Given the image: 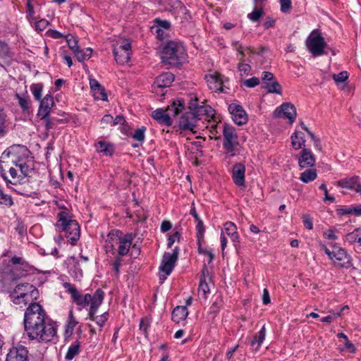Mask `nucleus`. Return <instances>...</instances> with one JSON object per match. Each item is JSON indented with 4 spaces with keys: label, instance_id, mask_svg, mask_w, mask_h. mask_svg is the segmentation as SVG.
I'll use <instances>...</instances> for the list:
<instances>
[{
    "label": "nucleus",
    "instance_id": "23",
    "mask_svg": "<svg viewBox=\"0 0 361 361\" xmlns=\"http://www.w3.org/2000/svg\"><path fill=\"white\" fill-rule=\"evenodd\" d=\"M245 167L241 163L235 164L232 169V179L234 183L239 186H245Z\"/></svg>",
    "mask_w": 361,
    "mask_h": 361
},
{
    "label": "nucleus",
    "instance_id": "50",
    "mask_svg": "<svg viewBox=\"0 0 361 361\" xmlns=\"http://www.w3.org/2000/svg\"><path fill=\"white\" fill-rule=\"evenodd\" d=\"M198 291L200 293H202L203 297L204 298H207L206 295L209 293V286L204 279H201V281L200 282L199 288H198Z\"/></svg>",
    "mask_w": 361,
    "mask_h": 361
},
{
    "label": "nucleus",
    "instance_id": "4",
    "mask_svg": "<svg viewBox=\"0 0 361 361\" xmlns=\"http://www.w3.org/2000/svg\"><path fill=\"white\" fill-rule=\"evenodd\" d=\"M104 297V293L101 288H98L91 297V300L87 302V307H89L88 318L100 327L99 331H102L106 322L109 318L108 312H105L99 316H95L98 308L102 305Z\"/></svg>",
    "mask_w": 361,
    "mask_h": 361
},
{
    "label": "nucleus",
    "instance_id": "2",
    "mask_svg": "<svg viewBox=\"0 0 361 361\" xmlns=\"http://www.w3.org/2000/svg\"><path fill=\"white\" fill-rule=\"evenodd\" d=\"M58 221L55 224L59 232H65V236L72 245H76L80 239V226L78 223L72 219L66 212L61 211L57 215Z\"/></svg>",
    "mask_w": 361,
    "mask_h": 361
},
{
    "label": "nucleus",
    "instance_id": "5",
    "mask_svg": "<svg viewBox=\"0 0 361 361\" xmlns=\"http://www.w3.org/2000/svg\"><path fill=\"white\" fill-rule=\"evenodd\" d=\"M185 107V103L181 99H176L168 106L166 110L159 109L152 112V116L160 124L170 126L172 124L171 116H176Z\"/></svg>",
    "mask_w": 361,
    "mask_h": 361
},
{
    "label": "nucleus",
    "instance_id": "3",
    "mask_svg": "<svg viewBox=\"0 0 361 361\" xmlns=\"http://www.w3.org/2000/svg\"><path fill=\"white\" fill-rule=\"evenodd\" d=\"M185 56V49L180 42L170 41L164 47L161 51L162 62L173 66L183 63Z\"/></svg>",
    "mask_w": 361,
    "mask_h": 361
},
{
    "label": "nucleus",
    "instance_id": "35",
    "mask_svg": "<svg viewBox=\"0 0 361 361\" xmlns=\"http://www.w3.org/2000/svg\"><path fill=\"white\" fill-rule=\"evenodd\" d=\"M80 342L78 341L73 343L68 348V351L66 354L65 358L68 360H73L76 355H78L80 350Z\"/></svg>",
    "mask_w": 361,
    "mask_h": 361
},
{
    "label": "nucleus",
    "instance_id": "8",
    "mask_svg": "<svg viewBox=\"0 0 361 361\" xmlns=\"http://www.w3.org/2000/svg\"><path fill=\"white\" fill-rule=\"evenodd\" d=\"M178 247H175L171 253H164L159 267V271L165 274L164 276L160 274V279L164 280L171 273L178 259Z\"/></svg>",
    "mask_w": 361,
    "mask_h": 361
},
{
    "label": "nucleus",
    "instance_id": "13",
    "mask_svg": "<svg viewBox=\"0 0 361 361\" xmlns=\"http://www.w3.org/2000/svg\"><path fill=\"white\" fill-rule=\"evenodd\" d=\"M228 111L232 115L233 121L237 125L242 126L247 123V114L240 105L231 104L228 106Z\"/></svg>",
    "mask_w": 361,
    "mask_h": 361
},
{
    "label": "nucleus",
    "instance_id": "33",
    "mask_svg": "<svg viewBox=\"0 0 361 361\" xmlns=\"http://www.w3.org/2000/svg\"><path fill=\"white\" fill-rule=\"evenodd\" d=\"M344 240L349 244L358 243L361 245V228H356L346 234Z\"/></svg>",
    "mask_w": 361,
    "mask_h": 361
},
{
    "label": "nucleus",
    "instance_id": "37",
    "mask_svg": "<svg viewBox=\"0 0 361 361\" xmlns=\"http://www.w3.org/2000/svg\"><path fill=\"white\" fill-rule=\"evenodd\" d=\"M18 100V104L24 112H29L30 109V99L28 96H21L19 94H16Z\"/></svg>",
    "mask_w": 361,
    "mask_h": 361
},
{
    "label": "nucleus",
    "instance_id": "16",
    "mask_svg": "<svg viewBox=\"0 0 361 361\" xmlns=\"http://www.w3.org/2000/svg\"><path fill=\"white\" fill-rule=\"evenodd\" d=\"M27 354L28 350L25 347L18 345L10 350L6 361H27Z\"/></svg>",
    "mask_w": 361,
    "mask_h": 361
},
{
    "label": "nucleus",
    "instance_id": "17",
    "mask_svg": "<svg viewBox=\"0 0 361 361\" xmlns=\"http://www.w3.org/2000/svg\"><path fill=\"white\" fill-rule=\"evenodd\" d=\"M134 235L133 233L123 234L118 243V253L116 256H126L132 245Z\"/></svg>",
    "mask_w": 361,
    "mask_h": 361
},
{
    "label": "nucleus",
    "instance_id": "14",
    "mask_svg": "<svg viewBox=\"0 0 361 361\" xmlns=\"http://www.w3.org/2000/svg\"><path fill=\"white\" fill-rule=\"evenodd\" d=\"M123 233L119 230H111L106 236L105 240V250L106 253L111 255L116 254L115 246L118 245V240L121 239Z\"/></svg>",
    "mask_w": 361,
    "mask_h": 361
},
{
    "label": "nucleus",
    "instance_id": "29",
    "mask_svg": "<svg viewBox=\"0 0 361 361\" xmlns=\"http://www.w3.org/2000/svg\"><path fill=\"white\" fill-rule=\"evenodd\" d=\"M188 311L186 306H177L172 312V320L178 324L183 321L188 316Z\"/></svg>",
    "mask_w": 361,
    "mask_h": 361
},
{
    "label": "nucleus",
    "instance_id": "34",
    "mask_svg": "<svg viewBox=\"0 0 361 361\" xmlns=\"http://www.w3.org/2000/svg\"><path fill=\"white\" fill-rule=\"evenodd\" d=\"M264 0H255L256 6L252 11V13L247 15L248 18L252 22H257L259 18L262 17L263 14L262 8L261 7V4L264 2Z\"/></svg>",
    "mask_w": 361,
    "mask_h": 361
},
{
    "label": "nucleus",
    "instance_id": "58",
    "mask_svg": "<svg viewBox=\"0 0 361 361\" xmlns=\"http://www.w3.org/2000/svg\"><path fill=\"white\" fill-rule=\"evenodd\" d=\"M180 238V233L178 231H176L173 235H169L168 238V247H171L176 240L179 241Z\"/></svg>",
    "mask_w": 361,
    "mask_h": 361
},
{
    "label": "nucleus",
    "instance_id": "19",
    "mask_svg": "<svg viewBox=\"0 0 361 361\" xmlns=\"http://www.w3.org/2000/svg\"><path fill=\"white\" fill-rule=\"evenodd\" d=\"M209 88L214 92H223V80L221 75L215 72L204 75Z\"/></svg>",
    "mask_w": 361,
    "mask_h": 361
},
{
    "label": "nucleus",
    "instance_id": "43",
    "mask_svg": "<svg viewBox=\"0 0 361 361\" xmlns=\"http://www.w3.org/2000/svg\"><path fill=\"white\" fill-rule=\"evenodd\" d=\"M146 130V128L144 126H142L140 128L137 129L134 134L133 135L132 137L140 142H143L145 140V132Z\"/></svg>",
    "mask_w": 361,
    "mask_h": 361
},
{
    "label": "nucleus",
    "instance_id": "9",
    "mask_svg": "<svg viewBox=\"0 0 361 361\" xmlns=\"http://www.w3.org/2000/svg\"><path fill=\"white\" fill-rule=\"evenodd\" d=\"M63 286L66 291L71 294L73 302L78 306V310L87 308L88 300H91L92 295L86 293L82 295L79 290L73 287L70 283L66 282L63 283Z\"/></svg>",
    "mask_w": 361,
    "mask_h": 361
},
{
    "label": "nucleus",
    "instance_id": "62",
    "mask_svg": "<svg viewBox=\"0 0 361 361\" xmlns=\"http://www.w3.org/2000/svg\"><path fill=\"white\" fill-rule=\"evenodd\" d=\"M149 326V323L147 319H142L140 323V330L142 331L145 337L147 336V329Z\"/></svg>",
    "mask_w": 361,
    "mask_h": 361
},
{
    "label": "nucleus",
    "instance_id": "26",
    "mask_svg": "<svg viewBox=\"0 0 361 361\" xmlns=\"http://www.w3.org/2000/svg\"><path fill=\"white\" fill-rule=\"evenodd\" d=\"M11 262L13 264H19L20 269L22 270V271L19 274H18L16 276H14L13 278V280H17L18 279H20L21 277L26 276L27 274L32 269V266H31L28 262H27L22 257H16V256L13 257L11 259Z\"/></svg>",
    "mask_w": 361,
    "mask_h": 361
},
{
    "label": "nucleus",
    "instance_id": "25",
    "mask_svg": "<svg viewBox=\"0 0 361 361\" xmlns=\"http://www.w3.org/2000/svg\"><path fill=\"white\" fill-rule=\"evenodd\" d=\"M338 186L345 189L354 190L361 195V183L359 182L358 176L341 179L338 181Z\"/></svg>",
    "mask_w": 361,
    "mask_h": 361
},
{
    "label": "nucleus",
    "instance_id": "28",
    "mask_svg": "<svg viewBox=\"0 0 361 361\" xmlns=\"http://www.w3.org/2000/svg\"><path fill=\"white\" fill-rule=\"evenodd\" d=\"M221 233L229 236L231 240L234 243L239 242V235L237 233V228L235 225L231 221H228L224 224Z\"/></svg>",
    "mask_w": 361,
    "mask_h": 361
},
{
    "label": "nucleus",
    "instance_id": "12",
    "mask_svg": "<svg viewBox=\"0 0 361 361\" xmlns=\"http://www.w3.org/2000/svg\"><path fill=\"white\" fill-rule=\"evenodd\" d=\"M334 248L333 259H331L334 263L342 268L350 267L353 265L350 255L343 248L336 245H334Z\"/></svg>",
    "mask_w": 361,
    "mask_h": 361
},
{
    "label": "nucleus",
    "instance_id": "61",
    "mask_svg": "<svg viewBox=\"0 0 361 361\" xmlns=\"http://www.w3.org/2000/svg\"><path fill=\"white\" fill-rule=\"evenodd\" d=\"M250 66L247 63H240L238 66V70L241 75H247L250 71Z\"/></svg>",
    "mask_w": 361,
    "mask_h": 361
},
{
    "label": "nucleus",
    "instance_id": "1",
    "mask_svg": "<svg viewBox=\"0 0 361 361\" xmlns=\"http://www.w3.org/2000/svg\"><path fill=\"white\" fill-rule=\"evenodd\" d=\"M13 303L19 307L29 305L24 314L25 331L30 340L50 342L57 330L49 321L45 310L35 300L39 297L37 288L29 283H19L9 292Z\"/></svg>",
    "mask_w": 361,
    "mask_h": 361
},
{
    "label": "nucleus",
    "instance_id": "22",
    "mask_svg": "<svg viewBox=\"0 0 361 361\" xmlns=\"http://www.w3.org/2000/svg\"><path fill=\"white\" fill-rule=\"evenodd\" d=\"M192 112L197 121L204 118L209 122V120H212L215 116L214 109L209 105H200L196 110Z\"/></svg>",
    "mask_w": 361,
    "mask_h": 361
},
{
    "label": "nucleus",
    "instance_id": "39",
    "mask_svg": "<svg viewBox=\"0 0 361 361\" xmlns=\"http://www.w3.org/2000/svg\"><path fill=\"white\" fill-rule=\"evenodd\" d=\"M43 87L42 83H35L30 86V91L37 101H39L42 99Z\"/></svg>",
    "mask_w": 361,
    "mask_h": 361
},
{
    "label": "nucleus",
    "instance_id": "59",
    "mask_svg": "<svg viewBox=\"0 0 361 361\" xmlns=\"http://www.w3.org/2000/svg\"><path fill=\"white\" fill-rule=\"evenodd\" d=\"M302 221L305 227L308 230H312L313 228V224L311 217L306 214L302 216Z\"/></svg>",
    "mask_w": 361,
    "mask_h": 361
},
{
    "label": "nucleus",
    "instance_id": "64",
    "mask_svg": "<svg viewBox=\"0 0 361 361\" xmlns=\"http://www.w3.org/2000/svg\"><path fill=\"white\" fill-rule=\"evenodd\" d=\"M171 228H172L171 223L168 220H164L162 221V223L161 224L160 229L162 233H165V232L169 231Z\"/></svg>",
    "mask_w": 361,
    "mask_h": 361
},
{
    "label": "nucleus",
    "instance_id": "45",
    "mask_svg": "<svg viewBox=\"0 0 361 361\" xmlns=\"http://www.w3.org/2000/svg\"><path fill=\"white\" fill-rule=\"evenodd\" d=\"M17 149L27 152V149L25 148L24 147L14 146V147H10L8 150L4 151L1 155V158H4L5 157H9L10 156H13L15 154V153L16 152V151Z\"/></svg>",
    "mask_w": 361,
    "mask_h": 361
},
{
    "label": "nucleus",
    "instance_id": "56",
    "mask_svg": "<svg viewBox=\"0 0 361 361\" xmlns=\"http://www.w3.org/2000/svg\"><path fill=\"white\" fill-rule=\"evenodd\" d=\"M199 106L198 99L196 97H192L188 102L189 111H194Z\"/></svg>",
    "mask_w": 361,
    "mask_h": 361
},
{
    "label": "nucleus",
    "instance_id": "38",
    "mask_svg": "<svg viewBox=\"0 0 361 361\" xmlns=\"http://www.w3.org/2000/svg\"><path fill=\"white\" fill-rule=\"evenodd\" d=\"M78 322L73 316V312H70L68 321L66 324V334L71 336L73 333L74 329L78 324Z\"/></svg>",
    "mask_w": 361,
    "mask_h": 361
},
{
    "label": "nucleus",
    "instance_id": "11",
    "mask_svg": "<svg viewBox=\"0 0 361 361\" xmlns=\"http://www.w3.org/2000/svg\"><path fill=\"white\" fill-rule=\"evenodd\" d=\"M274 114L277 118H287L290 123H293L296 118L297 112L293 104L286 102L277 107Z\"/></svg>",
    "mask_w": 361,
    "mask_h": 361
},
{
    "label": "nucleus",
    "instance_id": "31",
    "mask_svg": "<svg viewBox=\"0 0 361 361\" xmlns=\"http://www.w3.org/2000/svg\"><path fill=\"white\" fill-rule=\"evenodd\" d=\"M305 135L302 132L295 131L291 135V145L295 149H299L305 145Z\"/></svg>",
    "mask_w": 361,
    "mask_h": 361
},
{
    "label": "nucleus",
    "instance_id": "60",
    "mask_svg": "<svg viewBox=\"0 0 361 361\" xmlns=\"http://www.w3.org/2000/svg\"><path fill=\"white\" fill-rule=\"evenodd\" d=\"M9 48L8 45L2 42H0V58H4L8 56Z\"/></svg>",
    "mask_w": 361,
    "mask_h": 361
},
{
    "label": "nucleus",
    "instance_id": "46",
    "mask_svg": "<svg viewBox=\"0 0 361 361\" xmlns=\"http://www.w3.org/2000/svg\"><path fill=\"white\" fill-rule=\"evenodd\" d=\"M0 204L8 206V207H11L13 204L11 196L3 193L1 190H0Z\"/></svg>",
    "mask_w": 361,
    "mask_h": 361
},
{
    "label": "nucleus",
    "instance_id": "15",
    "mask_svg": "<svg viewBox=\"0 0 361 361\" xmlns=\"http://www.w3.org/2000/svg\"><path fill=\"white\" fill-rule=\"evenodd\" d=\"M197 123L195 116L191 111L185 112L180 118L178 127L183 130L193 131Z\"/></svg>",
    "mask_w": 361,
    "mask_h": 361
},
{
    "label": "nucleus",
    "instance_id": "36",
    "mask_svg": "<svg viewBox=\"0 0 361 361\" xmlns=\"http://www.w3.org/2000/svg\"><path fill=\"white\" fill-rule=\"evenodd\" d=\"M317 170L314 169H310L305 170L300 174V180L305 183H307L314 180L317 178Z\"/></svg>",
    "mask_w": 361,
    "mask_h": 361
},
{
    "label": "nucleus",
    "instance_id": "10",
    "mask_svg": "<svg viewBox=\"0 0 361 361\" xmlns=\"http://www.w3.org/2000/svg\"><path fill=\"white\" fill-rule=\"evenodd\" d=\"M114 55L118 63H127L130 59L131 45L128 41H124L122 44L114 47Z\"/></svg>",
    "mask_w": 361,
    "mask_h": 361
},
{
    "label": "nucleus",
    "instance_id": "30",
    "mask_svg": "<svg viewBox=\"0 0 361 361\" xmlns=\"http://www.w3.org/2000/svg\"><path fill=\"white\" fill-rule=\"evenodd\" d=\"M4 161H0V174L1 176L3 178V179L6 181L7 185L8 183H11L13 185L16 184V182L18 180H16L18 178V172L17 170L13 167H11L8 170V172L10 173V176L13 181L11 180H9L6 176V170L4 169L3 164H4Z\"/></svg>",
    "mask_w": 361,
    "mask_h": 361
},
{
    "label": "nucleus",
    "instance_id": "42",
    "mask_svg": "<svg viewBox=\"0 0 361 361\" xmlns=\"http://www.w3.org/2000/svg\"><path fill=\"white\" fill-rule=\"evenodd\" d=\"M280 4V11L283 13H290L292 8L291 0H279Z\"/></svg>",
    "mask_w": 361,
    "mask_h": 361
},
{
    "label": "nucleus",
    "instance_id": "20",
    "mask_svg": "<svg viewBox=\"0 0 361 361\" xmlns=\"http://www.w3.org/2000/svg\"><path fill=\"white\" fill-rule=\"evenodd\" d=\"M174 80V75L170 72L164 73L157 77L152 88L153 91L157 92V89L169 87Z\"/></svg>",
    "mask_w": 361,
    "mask_h": 361
},
{
    "label": "nucleus",
    "instance_id": "63",
    "mask_svg": "<svg viewBox=\"0 0 361 361\" xmlns=\"http://www.w3.org/2000/svg\"><path fill=\"white\" fill-rule=\"evenodd\" d=\"M49 25V22L45 19H42L35 23V29L37 30H44Z\"/></svg>",
    "mask_w": 361,
    "mask_h": 361
},
{
    "label": "nucleus",
    "instance_id": "32",
    "mask_svg": "<svg viewBox=\"0 0 361 361\" xmlns=\"http://www.w3.org/2000/svg\"><path fill=\"white\" fill-rule=\"evenodd\" d=\"M96 149L100 153H103L106 156H111L114 152V146L104 141H99L95 144Z\"/></svg>",
    "mask_w": 361,
    "mask_h": 361
},
{
    "label": "nucleus",
    "instance_id": "47",
    "mask_svg": "<svg viewBox=\"0 0 361 361\" xmlns=\"http://www.w3.org/2000/svg\"><path fill=\"white\" fill-rule=\"evenodd\" d=\"M154 22H155L154 28L161 27V29L169 30L171 27L170 22L166 20H161L159 18H157V19H155Z\"/></svg>",
    "mask_w": 361,
    "mask_h": 361
},
{
    "label": "nucleus",
    "instance_id": "6",
    "mask_svg": "<svg viewBox=\"0 0 361 361\" xmlns=\"http://www.w3.org/2000/svg\"><path fill=\"white\" fill-rule=\"evenodd\" d=\"M308 51L313 56H322L324 54V49L326 46L324 37L318 30H314L308 36L305 42Z\"/></svg>",
    "mask_w": 361,
    "mask_h": 361
},
{
    "label": "nucleus",
    "instance_id": "49",
    "mask_svg": "<svg viewBox=\"0 0 361 361\" xmlns=\"http://www.w3.org/2000/svg\"><path fill=\"white\" fill-rule=\"evenodd\" d=\"M12 162L20 169V172L23 175L24 177L28 176L30 175L31 169L27 164H17L16 161L13 159H12Z\"/></svg>",
    "mask_w": 361,
    "mask_h": 361
},
{
    "label": "nucleus",
    "instance_id": "51",
    "mask_svg": "<svg viewBox=\"0 0 361 361\" xmlns=\"http://www.w3.org/2000/svg\"><path fill=\"white\" fill-rule=\"evenodd\" d=\"M265 337V328L264 326H262L261 330L259 332L257 338L255 337L251 342V345H254L256 343H258V345H259L264 340Z\"/></svg>",
    "mask_w": 361,
    "mask_h": 361
},
{
    "label": "nucleus",
    "instance_id": "27",
    "mask_svg": "<svg viewBox=\"0 0 361 361\" xmlns=\"http://www.w3.org/2000/svg\"><path fill=\"white\" fill-rule=\"evenodd\" d=\"M90 85L93 92V96L96 99L105 101L107 99V95L104 87L95 79L90 80Z\"/></svg>",
    "mask_w": 361,
    "mask_h": 361
},
{
    "label": "nucleus",
    "instance_id": "21",
    "mask_svg": "<svg viewBox=\"0 0 361 361\" xmlns=\"http://www.w3.org/2000/svg\"><path fill=\"white\" fill-rule=\"evenodd\" d=\"M315 158L310 149L303 148L298 157V164L300 168L312 167L315 164Z\"/></svg>",
    "mask_w": 361,
    "mask_h": 361
},
{
    "label": "nucleus",
    "instance_id": "41",
    "mask_svg": "<svg viewBox=\"0 0 361 361\" xmlns=\"http://www.w3.org/2000/svg\"><path fill=\"white\" fill-rule=\"evenodd\" d=\"M66 39L68 47L73 51V53L80 49L79 46L78 45V40L72 35H68L66 36Z\"/></svg>",
    "mask_w": 361,
    "mask_h": 361
},
{
    "label": "nucleus",
    "instance_id": "40",
    "mask_svg": "<svg viewBox=\"0 0 361 361\" xmlns=\"http://www.w3.org/2000/svg\"><path fill=\"white\" fill-rule=\"evenodd\" d=\"M195 228L197 231L196 237L197 238L198 244H201V241L204 239V227L203 221L201 219L195 221Z\"/></svg>",
    "mask_w": 361,
    "mask_h": 361
},
{
    "label": "nucleus",
    "instance_id": "53",
    "mask_svg": "<svg viewBox=\"0 0 361 361\" xmlns=\"http://www.w3.org/2000/svg\"><path fill=\"white\" fill-rule=\"evenodd\" d=\"M198 250H199V252L200 254H202L207 257H208L209 258V260H208V264H210L212 262V261L214 260V253L212 252V250H207V249H203L200 246V244H199V248H198Z\"/></svg>",
    "mask_w": 361,
    "mask_h": 361
},
{
    "label": "nucleus",
    "instance_id": "57",
    "mask_svg": "<svg viewBox=\"0 0 361 361\" xmlns=\"http://www.w3.org/2000/svg\"><path fill=\"white\" fill-rule=\"evenodd\" d=\"M121 257L116 256L115 257V261L113 264V269L116 273V275L118 276L120 273V267L121 266Z\"/></svg>",
    "mask_w": 361,
    "mask_h": 361
},
{
    "label": "nucleus",
    "instance_id": "44",
    "mask_svg": "<svg viewBox=\"0 0 361 361\" xmlns=\"http://www.w3.org/2000/svg\"><path fill=\"white\" fill-rule=\"evenodd\" d=\"M262 83L265 85L263 86L266 90L267 93L269 94L271 92V73L269 72H264V75L262 78Z\"/></svg>",
    "mask_w": 361,
    "mask_h": 361
},
{
    "label": "nucleus",
    "instance_id": "54",
    "mask_svg": "<svg viewBox=\"0 0 361 361\" xmlns=\"http://www.w3.org/2000/svg\"><path fill=\"white\" fill-rule=\"evenodd\" d=\"M282 94V87L276 79L272 75V94Z\"/></svg>",
    "mask_w": 361,
    "mask_h": 361
},
{
    "label": "nucleus",
    "instance_id": "18",
    "mask_svg": "<svg viewBox=\"0 0 361 361\" xmlns=\"http://www.w3.org/2000/svg\"><path fill=\"white\" fill-rule=\"evenodd\" d=\"M39 102L40 104L37 112V116L40 118H45L49 116L51 109L54 104V98L51 94H48L45 95L43 99H41Z\"/></svg>",
    "mask_w": 361,
    "mask_h": 361
},
{
    "label": "nucleus",
    "instance_id": "52",
    "mask_svg": "<svg viewBox=\"0 0 361 361\" xmlns=\"http://www.w3.org/2000/svg\"><path fill=\"white\" fill-rule=\"evenodd\" d=\"M333 78L337 83L345 82L348 78V73L347 71H342L338 74H334Z\"/></svg>",
    "mask_w": 361,
    "mask_h": 361
},
{
    "label": "nucleus",
    "instance_id": "48",
    "mask_svg": "<svg viewBox=\"0 0 361 361\" xmlns=\"http://www.w3.org/2000/svg\"><path fill=\"white\" fill-rule=\"evenodd\" d=\"M8 132L5 115L0 112V137H4Z\"/></svg>",
    "mask_w": 361,
    "mask_h": 361
},
{
    "label": "nucleus",
    "instance_id": "55",
    "mask_svg": "<svg viewBox=\"0 0 361 361\" xmlns=\"http://www.w3.org/2000/svg\"><path fill=\"white\" fill-rule=\"evenodd\" d=\"M259 80L255 77H252L243 82V85L246 86L247 87H254L259 85Z\"/></svg>",
    "mask_w": 361,
    "mask_h": 361
},
{
    "label": "nucleus",
    "instance_id": "24",
    "mask_svg": "<svg viewBox=\"0 0 361 361\" xmlns=\"http://www.w3.org/2000/svg\"><path fill=\"white\" fill-rule=\"evenodd\" d=\"M224 123H222L221 122H218L215 116L213 117L212 120H209L206 128L209 131V136L216 140H219L221 138V133H223Z\"/></svg>",
    "mask_w": 361,
    "mask_h": 361
},
{
    "label": "nucleus",
    "instance_id": "7",
    "mask_svg": "<svg viewBox=\"0 0 361 361\" xmlns=\"http://www.w3.org/2000/svg\"><path fill=\"white\" fill-rule=\"evenodd\" d=\"M223 147L231 155L235 154V150L239 145L238 138L235 129L232 126L224 123L223 128Z\"/></svg>",
    "mask_w": 361,
    "mask_h": 361
}]
</instances>
